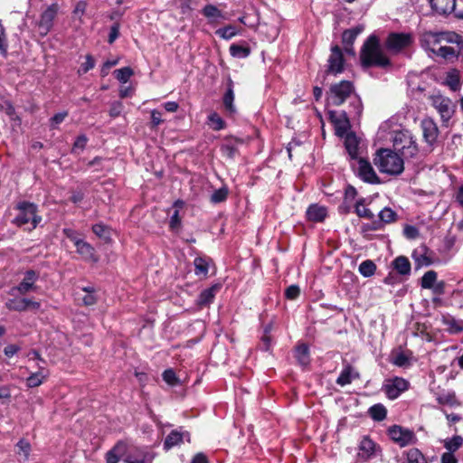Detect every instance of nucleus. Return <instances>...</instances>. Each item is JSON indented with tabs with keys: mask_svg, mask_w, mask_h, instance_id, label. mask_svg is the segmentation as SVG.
Masks as SVG:
<instances>
[{
	"mask_svg": "<svg viewBox=\"0 0 463 463\" xmlns=\"http://www.w3.org/2000/svg\"><path fill=\"white\" fill-rule=\"evenodd\" d=\"M420 46L427 52L434 54L444 43H462V38L459 34L449 31H425L420 37Z\"/></svg>",
	"mask_w": 463,
	"mask_h": 463,
	"instance_id": "nucleus-1",
	"label": "nucleus"
},
{
	"mask_svg": "<svg viewBox=\"0 0 463 463\" xmlns=\"http://www.w3.org/2000/svg\"><path fill=\"white\" fill-rule=\"evenodd\" d=\"M373 162L380 172L387 175H398L404 170L403 158L391 149L378 150Z\"/></svg>",
	"mask_w": 463,
	"mask_h": 463,
	"instance_id": "nucleus-2",
	"label": "nucleus"
},
{
	"mask_svg": "<svg viewBox=\"0 0 463 463\" xmlns=\"http://www.w3.org/2000/svg\"><path fill=\"white\" fill-rule=\"evenodd\" d=\"M361 61L364 67L389 65V59L383 53L376 36L372 35L365 42L361 52Z\"/></svg>",
	"mask_w": 463,
	"mask_h": 463,
	"instance_id": "nucleus-3",
	"label": "nucleus"
},
{
	"mask_svg": "<svg viewBox=\"0 0 463 463\" xmlns=\"http://www.w3.org/2000/svg\"><path fill=\"white\" fill-rule=\"evenodd\" d=\"M393 147L404 159L415 158L419 154L416 140L409 131H399L395 133Z\"/></svg>",
	"mask_w": 463,
	"mask_h": 463,
	"instance_id": "nucleus-4",
	"label": "nucleus"
},
{
	"mask_svg": "<svg viewBox=\"0 0 463 463\" xmlns=\"http://www.w3.org/2000/svg\"><path fill=\"white\" fill-rule=\"evenodd\" d=\"M18 214L13 221L17 226H24L31 223L30 230L35 229L42 221V217L37 214V205L29 202H20L16 204Z\"/></svg>",
	"mask_w": 463,
	"mask_h": 463,
	"instance_id": "nucleus-5",
	"label": "nucleus"
},
{
	"mask_svg": "<svg viewBox=\"0 0 463 463\" xmlns=\"http://www.w3.org/2000/svg\"><path fill=\"white\" fill-rule=\"evenodd\" d=\"M430 105L440 116L442 122H449L456 111V105L452 100L439 91H433L428 96Z\"/></svg>",
	"mask_w": 463,
	"mask_h": 463,
	"instance_id": "nucleus-6",
	"label": "nucleus"
},
{
	"mask_svg": "<svg viewBox=\"0 0 463 463\" xmlns=\"http://www.w3.org/2000/svg\"><path fill=\"white\" fill-rule=\"evenodd\" d=\"M353 91V84L348 80H343L330 88L328 102L334 106H340Z\"/></svg>",
	"mask_w": 463,
	"mask_h": 463,
	"instance_id": "nucleus-7",
	"label": "nucleus"
},
{
	"mask_svg": "<svg viewBox=\"0 0 463 463\" xmlns=\"http://www.w3.org/2000/svg\"><path fill=\"white\" fill-rule=\"evenodd\" d=\"M388 434L391 439L397 443L400 447L412 445L417 442V437L412 430L398 425L390 427L388 430Z\"/></svg>",
	"mask_w": 463,
	"mask_h": 463,
	"instance_id": "nucleus-8",
	"label": "nucleus"
},
{
	"mask_svg": "<svg viewBox=\"0 0 463 463\" xmlns=\"http://www.w3.org/2000/svg\"><path fill=\"white\" fill-rule=\"evenodd\" d=\"M59 7L57 4L49 5L41 14L40 20L37 22L38 33L41 36H45L51 31L54 18L57 15Z\"/></svg>",
	"mask_w": 463,
	"mask_h": 463,
	"instance_id": "nucleus-9",
	"label": "nucleus"
},
{
	"mask_svg": "<svg viewBox=\"0 0 463 463\" xmlns=\"http://www.w3.org/2000/svg\"><path fill=\"white\" fill-rule=\"evenodd\" d=\"M381 451L380 446L368 436H364L358 444L357 458L362 461H368L377 456Z\"/></svg>",
	"mask_w": 463,
	"mask_h": 463,
	"instance_id": "nucleus-10",
	"label": "nucleus"
},
{
	"mask_svg": "<svg viewBox=\"0 0 463 463\" xmlns=\"http://www.w3.org/2000/svg\"><path fill=\"white\" fill-rule=\"evenodd\" d=\"M408 387L409 383L405 379L394 377L384 382L383 390L389 399L394 400L398 398L402 392L406 391Z\"/></svg>",
	"mask_w": 463,
	"mask_h": 463,
	"instance_id": "nucleus-11",
	"label": "nucleus"
},
{
	"mask_svg": "<svg viewBox=\"0 0 463 463\" xmlns=\"http://www.w3.org/2000/svg\"><path fill=\"white\" fill-rule=\"evenodd\" d=\"M412 43V36L411 33H390L386 40V47L388 50L398 52Z\"/></svg>",
	"mask_w": 463,
	"mask_h": 463,
	"instance_id": "nucleus-12",
	"label": "nucleus"
},
{
	"mask_svg": "<svg viewBox=\"0 0 463 463\" xmlns=\"http://www.w3.org/2000/svg\"><path fill=\"white\" fill-rule=\"evenodd\" d=\"M5 307L11 311L24 312L29 309L39 310L41 308V303L27 298H11L6 301Z\"/></svg>",
	"mask_w": 463,
	"mask_h": 463,
	"instance_id": "nucleus-13",
	"label": "nucleus"
},
{
	"mask_svg": "<svg viewBox=\"0 0 463 463\" xmlns=\"http://www.w3.org/2000/svg\"><path fill=\"white\" fill-rule=\"evenodd\" d=\"M357 175L365 183L379 184L380 179L377 176L373 167L369 161L359 158L356 165Z\"/></svg>",
	"mask_w": 463,
	"mask_h": 463,
	"instance_id": "nucleus-14",
	"label": "nucleus"
},
{
	"mask_svg": "<svg viewBox=\"0 0 463 463\" xmlns=\"http://www.w3.org/2000/svg\"><path fill=\"white\" fill-rule=\"evenodd\" d=\"M327 74L336 75L344 71V59L341 49L338 46L331 48V54L327 60Z\"/></svg>",
	"mask_w": 463,
	"mask_h": 463,
	"instance_id": "nucleus-15",
	"label": "nucleus"
},
{
	"mask_svg": "<svg viewBox=\"0 0 463 463\" xmlns=\"http://www.w3.org/2000/svg\"><path fill=\"white\" fill-rule=\"evenodd\" d=\"M39 279V273L33 269H29L24 273L22 281L14 288L21 295H25L31 291L36 290L35 282Z\"/></svg>",
	"mask_w": 463,
	"mask_h": 463,
	"instance_id": "nucleus-16",
	"label": "nucleus"
},
{
	"mask_svg": "<svg viewBox=\"0 0 463 463\" xmlns=\"http://www.w3.org/2000/svg\"><path fill=\"white\" fill-rule=\"evenodd\" d=\"M329 118L335 126V134L344 137L350 128L349 119L345 112L329 111Z\"/></svg>",
	"mask_w": 463,
	"mask_h": 463,
	"instance_id": "nucleus-17",
	"label": "nucleus"
},
{
	"mask_svg": "<svg viewBox=\"0 0 463 463\" xmlns=\"http://www.w3.org/2000/svg\"><path fill=\"white\" fill-rule=\"evenodd\" d=\"M190 441L189 432L180 430H172L165 439L164 449L165 450L171 449L173 447L180 445L184 440Z\"/></svg>",
	"mask_w": 463,
	"mask_h": 463,
	"instance_id": "nucleus-18",
	"label": "nucleus"
},
{
	"mask_svg": "<svg viewBox=\"0 0 463 463\" xmlns=\"http://www.w3.org/2000/svg\"><path fill=\"white\" fill-rule=\"evenodd\" d=\"M421 128L425 141L432 145L439 135L437 124L431 118H425L421 121Z\"/></svg>",
	"mask_w": 463,
	"mask_h": 463,
	"instance_id": "nucleus-19",
	"label": "nucleus"
},
{
	"mask_svg": "<svg viewBox=\"0 0 463 463\" xmlns=\"http://www.w3.org/2000/svg\"><path fill=\"white\" fill-rule=\"evenodd\" d=\"M411 257L417 268L427 267L432 264V258L429 250L425 246H420L415 249Z\"/></svg>",
	"mask_w": 463,
	"mask_h": 463,
	"instance_id": "nucleus-20",
	"label": "nucleus"
},
{
	"mask_svg": "<svg viewBox=\"0 0 463 463\" xmlns=\"http://www.w3.org/2000/svg\"><path fill=\"white\" fill-rule=\"evenodd\" d=\"M431 9L439 14L454 13L456 0H429Z\"/></svg>",
	"mask_w": 463,
	"mask_h": 463,
	"instance_id": "nucleus-21",
	"label": "nucleus"
},
{
	"mask_svg": "<svg viewBox=\"0 0 463 463\" xmlns=\"http://www.w3.org/2000/svg\"><path fill=\"white\" fill-rule=\"evenodd\" d=\"M125 456H127V444L123 441H118L106 453V463H118Z\"/></svg>",
	"mask_w": 463,
	"mask_h": 463,
	"instance_id": "nucleus-22",
	"label": "nucleus"
},
{
	"mask_svg": "<svg viewBox=\"0 0 463 463\" xmlns=\"http://www.w3.org/2000/svg\"><path fill=\"white\" fill-rule=\"evenodd\" d=\"M49 376V371L45 367L38 364V371L32 373L26 379V385L29 388L40 386Z\"/></svg>",
	"mask_w": 463,
	"mask_h": 463,
	"instance_id": "nucleus-23",
	"label": "nucleus"
},
{
	"mask_svg": "<svg viewBox=\"0 0 463 463\" xmlns=\"http://www.w3.org/2000/svg\"><path fill=\"white\" fill-rule=\"evenodd\" d=\"M154 456L143 449H136L134 453L127 455L124 461L127 463H146L152 461Z\"/></svg>",
	"mask_w": 463,
	"mask_h": 463,
	"instance_id": "nucleus-24",
	"label": "nucleus"
},
{
	"mask_svg": "<svg viewBox=\"0 0 463 463\" xmlns=\"http://www.w3.org/2000/svg\"><path fill=\"white\" fill-rule=\"evenodd\" d=\"M356 378H359V373L350 364H346L337 377L336 383L345 386Z\"/></svg>",
	"mask_w": 463,
	"mask_h": 463,
	"instance_id": "nucleus-25",
	"label": "nucleus"
},
{
	"mask_svg": "<svg viewBox=\"0 0 463 463\" xmlns=\"http://www.w3.org/2000/svg\"><path fill=\"white\" fill-rule=\"evenodd\" d=\"M378 216L379 221L373 222L374 229L381 228L382 224H388L395 222L397 213L390 207H384L382 211H380Z\"/></svg>",
	"mask_w": 463,
	"mask_h": 463,
	"instance_id": "nucleus-26",
	"label": "nucleus"
},
{
	"mask_svg": "<svg viewBox=\"0 0 463 463\" xmlns=\"http://www.w3.org/2000/svg\"><path fill=\"white\" fill-rule=\"evenodd\" d=\"M326 214V208L318 204H311L307 210V219L312 222H323Z\"/></svg>",
	"mask_w": 463,
	"mask_h": 463,
	"instance_id": "nucleus-27",
	"label": "nucleus"
},
{
	"mask_svg": "<svg viewBox=\"0 0 463 463\" xmlns=\"http://www.w3.org/2000/svg\"><path fill=\"white\" fill-rule=\"evenodd\" d=\"M345 139V146L348 152V155L352 159L357 157L359 141L354 133H346Z\"/></svg>",
	"mask_w": 463,
	"mask_h": 463,
	"instance_id": "nucleus-28",
	"label": "nucleus"
},
{
	"mask_svg": "<svg viewBox=\"0 0 463 463\" xmlns=\"http://www.w3.org/2000/svg\"><path fill=\"white\" fill-rule=\"evenodd\" d=\"M234 92H233V82L229 80L226 92L223 96V105L225 109L230 113L233 114L236 111L235 106L233 105Z\"/></svg>",
	"mask_w": 463,
	"mask_h": 463,
	"instance_id": "nucleus-29",
	"label": "nucleus"
},
{
	"mask_svg": "<svg viewBox=\"0 0 463 463\" xmlns=\"http://www.w3.org/2000/svg\"><path fill=\"white\" fill-rule=\"evenodd\" d=\"M77 252L82 256L85 260H91L96 261L97 259L95 258V250L94 248L88 243L87 241H84L83 240L81 241H77V245L75 246Z\"/></svg>",
	"mask_w": 463,
	"mask_h": 463,
	"instance_id": "nucleus-30",
	"label": "nucleus"
},
{
	"mask_svg": "<svg viewBox=\"0 0 463 463\" xmlns=\"http://www.w3.org/2000/svg\"><path fill=\"white\" fill-rule=\"evenodd\" d=\"M394 269L402 276H408L411 273V263L408 258L404 256H399L392 261Z\"/></svg>",
	"mask_w": 463,
	"mask_h": 463,
	"instance_id": "nucleus-31",
	"label": "nucleus"
},
{
	"mask_svg": "<svg viewBox=\"0 0 463 463\" xmlns=\"http://www.w3.org/2000/svg\"><path fill=\"white\" fill-rule=\"evenodd\" d=\"M448 43H444L439 49H437L436 52L433 54L436 57L441 58L445 61H454L458 58V52L454 47L448 46Z\"/></svg>",
	"mask_w": 463,
	"mask_h": 463,
	"instance_id": "nucleus-32",
	"label": "nucleus"
},
{
	"mask_svg": "<svg viewBox=\"0 0 463 463\" xmlns=\"http://www.w3.org/2000/svg\"><path fill=\"white\" fill-rule=\"evenodd\" d=\"M354 213L360 218L367 220H373L374 218V214L373 213V212L366 207L365 198H360L359 200H357V202L354 204Z\"/></svg>",
	"mask_w": 463,
	"mask_h": 463,
	"instance_id": "nucleus-33",
	"label": "nucleus"
},
{
	"mask_svg": "<svg viewBox=\"0 0 463 463\" xmlns=\"http://www.w3.org/2000/svg\"><path fill=\"white\" fill-rule=\"evenodd\" d=\"M16 454L19 461H27L31 453V444L28 440L21 439L16 444Z\"/></svg>",
	"mask_w": 463,
	"mask_h": 463,
	"instance_id": "nucleus-34",
	"label": "nucleus"
},
{
	"mask_svg": "<svg viewBox=\"0 0 463 463\" xmlns=\"http://www.w3.org/2000/svg\"><path fill=\"white\" fill-rule=\"evenodd\" d=\"M445 84L452 90L458 91L461 87L460 75L458 71L452 70L447 73Z\"/></svg>",
	"mask_w": 463,
	"mask_h": 463,
	"instance_id": "nucleus-35",
	"label": "nucleus"
},
{
	"mask_svg": "<svg viewBox=\"0 0 463 463\" xmlns=\"http://www.w3.org/2000/svg\"><path fill=\"white\" fill-rule=\"evenodd\" d=\"M219 289V286L214 285L209 288H206L201 292L198 298V304L200 306H206L213 302L216 291Z\"/></svg>",
	"mask_w": 463,
	"mask_h": 463,
	"instance_id": "nucleus-36",
	"label": "nucleus"
},
{
	"mask_svg": "<svg viewBox=\"0 0 463 463\" xmlns=\"http://www.w3.org/2000/svg\"><path fill=\"white\" fill-rule=\"evenodd\" d=\"M358 270L363 277L370 278L374 275L376 265L373 260H366L360 263Z\"/></svg>",
	"mask_w": 463,
	"mask_h": 463,
	"instance_id": "nucleus-37",
	"label": "nucleus"
},
{
	"mask_svg": "<svg viewBox=\"0 0 463 463\" xmlns=\"http://www.w3.org/2000/svg\"><path fill=\"white\" fill-rule=\"evenodd\" d=\"M443 444L448 452L454 453L462 446L463 438L461 436L456 435L450 439H444Z\"/></svg>",
	"mask_w": 463,
	"mask_h": 463,
	"instance_id": "nucleus-38",
	"label": "nucleus"
},
{
	"mask_svg": "<svg viewBox=\"0 0 463 463\" xmlns=\"http://www.w3.org/2000/svg\"><path fill=\"white\" fill-rule=\"evenodd\" d=\"M363 28L360 26L345 30L343 33L342 39L345 45H353L356 37L361 33Z\"/></svg>",
	"mask_w": 463,
	"mask_h": 463,
	"instance_id": "nucleus-39",
	"label": "nucleus"
},
{
	"mask_svg": "<svg viewBox=\"0 0 463 463\" xmlns=\"http://www.w3.org/2000/svg\"><path fill=\"white\" fill-rule=\"evenodd\" d=\"M230 53L234 58L244 59L250 55V50L248 46L233 43L230 46Z\"/></svg>",
	"mask_w": 463,
	"mask_h": 463,
	"instance_id": "nucleus-40",
	"label": "nucleus"
},
{
	"mask_svg": "<svg viewBox=\"0 0 463 463\" xmlns=\"http://www.w3.org/2000/svg\"><path fill=\"white\" fill-rule=\"evenodd\" d=\"M203 14L213 22L217 19H222V13L213 5H207L203 7L202 11Z\"/></svg>",
	"mask_w": 463,
	"mask_h": 463,
	"instance_id": "nucleus-41",
	"label": "nucleus"
},
{
	"mask_svg": "<svg viewBox=\"0 0 463 463\" xmlns=\"http://www.w3.org/2000/svg\"><path fill=\"white\" fill-rule=\"evenodd\" d=\"M295 356L302 365H307L309 363L308 346L307 345H299L295 350Z\"/></svg>",
	"mask_w": 463,
	"mask_h": 463,
	"instance_id": "nucleus-42",
	"label": "nucleus"
},
{
	"mask_svg": "<svg viewBox=\"0 0 463 463\" xmlns=\"http://www.w3.org/2000/svg\"><path fill=\"white\" fill-rule=\"evenodd\" d=\"M194 272L197 276H206L208 273L209 262L206 259L196 257L194 260Z\"/></svg>",
	"mask_w": 463,
	"mask_h": 463,
	"instance_id": "nucleus-43",
	"label": "nucleus"
},
{
	"mask_svg": "<svg viewBox=\"0 0 463 463\" xmlns=\"http://www.w3.org/2000/svg\"><path fill=\"white\" fill-rule=\"evenodd\" d=\"M438 274L434 270L427 271L421 278L420 286L422 288L430 289L437 280Z\"/></svg>",
	"mask_w": 463,
	"mask_h": 463,
	"instance_id": "nucleus-44",
	"label": "nucleus"
},
{
	"mask_svg": "<svg viewBox=\"0 0 463 463\" xmlns=\"http://www.w3.org/2000/svg\"><path fill=\"white\" fill-rule=\"evenodd\" d=\"M406 463H427V461L418 449H411L407 452Z\"/></svg>",
	"mask_w": 463,
	"mask_h": 463,
	"instance_id": "nucleus-45",
	"label": "nucleus"
},
{
	"mask_svg": "<svg viewBox=\"0 0 463 463\" xmlns=\"http://www.w3.org/2000/svg\"><path fill=\"white\" fill-rule=\"evenodd\" d=\"M215 33L224 40H230L238 33V30L233 25H227L216 30Z\"/></svg>",
	"mask_w": 463,
	"mask_h": 463,
	"instance_id": "nucleus-46",
	"label": "nucleus"
},
{
	"mask_svg": "<svg viewBox=\"0 0 463 463\" xmlns=\"http://www.w3.org/2000/svg\"><path fill=\"white\" fill-rule=\"evenodd\" d=\"M371 417L375 420H383L386 418L387 411L382 404H375L369 410Z\"/></svg>",
	"mask_w": 463,
	"mask_h": 463,
	"instance_id": "nucleus-47",
	"label": "nucleus"
},
{
	"mask_svg": "<svg viewBox=\"0 0 463 463\" xmlns=\"http://www.w3.org/2000/svg\"><path fill=\"white\" fill-rule=\"evenodd\" d=\"M208 121L213 130H221L225 127L223 119L216 112H213L208 116Z\"/></svg>",
	"mask_w": 463,
	"mask_h": 463,
	"instance_id": "nucleus-48",
	"label": "nucleus"
},
{
	"mask_svg": "<svg viewBox=\"0 0 463 463\" xmlns=\"http://www.w3.org/2000/svg\"><path fill=\"white\" fill-rule=\"evenodd\" d=\"M114 74L119 82L126 83L133 75V71L129 67H123L121 69L116 70Z\"/></svg>",
	"mask_w": 463,
	"mask_h": 463,
	"instance_id": "nucleus-49",
	"label": "nucleus"
},
{
	"mask_svg": "<svg viewBox=\"0 0 463 463\" xmlns=\"http://www.w3.org/2000/svg\"><path fill=\"white\" fill-rule=\"evenodd\" d=\"M228 188L221 187L220 189L215 190L211 195V202L213 203H220L224 202L228 196Z\"/></svg>",
	"mask_w": 463,
	"mask_h": 463,
	"instance_id": "nucleus-50",
	"label": "nucleus"
},
{
	"mask_svg": "<svg viewBox=\"0 0 463 463\" xmlns=\"http://www.w3.org/2000/svg\"><path fill=\"white\" fill-rule=\"evenodd\" d=\"M86 295L83 297L82 301L86 306H92L97 302V297L94 294V288L90 287L83 288Z\"/></svg>",
	"mask_w": 463,
	"mask_h": 463,
	"instance_id": "nucleus-51",
	"label": "nucleus"
},
{
	"mask_svg": "<svg viewBox=\"0 0 463 463\" xmlns=\"http://www.w3.org/2000/svg\"><path fill=\"white\" fill-rule=\"evenodd\" d=\"M92 231L99 238L108 239L109 237V227L102 223L94 224Z\"/></svg>",
	"mask_w": 463,
	"mask_h": 463,
	"instance_id": "nucleus-52",
	"label": "nucleus"
},
{
	"mask_svg": "<svg viewBox=\"0 0 463 463\" xmlns=\"http://www.w3.org/2000/svg\"><path fill=\"white\" fill-rule=\"evenodd\" d=\"M162 376L164 381L171 386H175L178 383V378L173 369H166Z\"/></svg>",
	"mask_w": 463,
	"mask_h": 463,
	"instance_id": "nucleus-53",
	"label": "nucleus"
},
{
	"mask_svg": "<svg viewBox=\"0 0 463 463\" xmlns=\"http://www.w3.org/2000/svg\"><path fill=\"white\" fill-rule=\"evenodd\" d=\"M392 364L400 367L406 366L409 364V359L404 353L401 352L393 356Z\"/></svg>",
	"mask_w": 463,
	"mask_h": 463,
	"instance_id": "nucleus-54",
	"label": "nucleus"
},
{
	"mask_svg": "<svg viewBox=\"0 0 463 463\" xmlns=\"http://www.w3.org/2000/svg\"><path fill=\"white\" fill-rule=\"evenodd\" d=\"M438 402L443 405H453L456 402V398L452 393H443L438 396Z\"/></svg>",
	"mask_w": 463,
	"mask_h": 463,
	"instance_id": "nucleus-55",
	"label": "nucleus"
},
{
	"mask_svg": "<svg viewBox=\"0 0 463 463\" xmlns=\"http://www.w3.org/2000/svg\"><path fill=\"white\" fill-rule=\"evenodd\" d=\"M123 103L120 101H115L111 104L109 109V116L112 118L118 117L123 110Z\"/></svg>",
	"mask_w": 463,
	"mask_h": 463,
	"instance_id": "nucleus-56",
	"label": "nucleus"
},
{
	"mask_svg": "<svg viewBox=\"0 0 463 463\" xmlns=\"http://www.w3.org/2000/svg\"><path fill=\"white\" fill-rule=\"evenodd\" d=\"M87 142L88 137L85 135L79 136L73 144L72 151L77 152V150H83Z\"/></svg>",
	"mask_w": 463,
	"mask_h": 463,
	"instance_id": "nucleus-57",
	"label": "nucleus"
},
{
	"mask_svg": "<svg viewBox=\"0 0 463 463\" xmlns=\"http://www.w3.org/2000/svg\"><path fill=\"white\" fill-rule=\"evenodd\" d=\"M64 235L70 239L74 245H77V241H81L82 240L79 238L78 233L76 231L71 229V228H65L63 229Z\"/></svg>",
	"mask_w": 463,
	"mask_h": 463,
	"instance_id": "nucleus-58",
	"label": "nucleus"
},
{
	"mask_svg": "<svg viewBox=\"0 0 463 463\" xmlns=\"http://www.w3.org/2000/svg\"><path fill=\"white\" fill-rule=\"evenodd\" d=\"M300 289L296 285H291L286 289V297L288 299H295L299 296Z\"/></svg>",
	"mask_w": 463,
	"mask_h": 463,
	"instance_id": "nucleus-59",
	"label": "nucleus"
},
{
	"mask_svg": "<svg viewBox=\"0 0 463 463\" xmlns=\"http://www.w3.org/2000/svg\"><path fill=\"white\" fill-rule=\"evenodd\" d=\"M222 154L229 157V158H232L235 156L236 153H237V149L234 146L232 145H230V144H225L222 146Z\"/></svg>",
	"mask_w": 463,
	"mask_h": 463,
	"instance_id": "nucleus-60",
	"label": "nucleus"
},
{
	"mask_svg": "<svg viewBox=\"0 0 463 463\" xmlns=\"http://www.w3.org/2000/svg\"><path fill=\"white\" fill-rule=\"evenodd\" d=\"M446 282L444 280L437 281L433 287L430 289L432 290L433 294L440 296L445 293Z\"/></svg>",
	"mask_w": 463,
	"mask_h": 463,
	"instance_id": "nucleus-61",
	"label": "nucleus"
},
{
	"mask_svg": "<svg viewBox=\"0 0 463 463\" xmlns=\"http://www.w3.org/2000/svg\"><path fill=\"white\" fill-rule=\"evenodd\" d=\"M11 398V391L8 385L0 386V400H2V403L5 404Z\"/></svg>",
	"mask_w": 463,
	"mask_h": 463,
	"instance_id": "nucleus-62",
	"label": "nucleus"
},
{
	"mask_svg": "<svg viewBox=\"0 0 463 463\" xmlns=\"http://www.w3.org/2000/svg\"><path fill=\"white\" fill-rule=\"evenodd\" d=\"M67 116H68V113L66 111L55 114L51 118V127L55 128L57 125L61 124L65 119V118Z\"/></svg>",
	"mask_w": 463,
	"mask_h": 463,
	"instance_id": "nucleus-63",
	"label": "nucleus"
},
{
	"mask_svg": "<svg viewBox=\"0 0 463 463\" xmlns=\"http://www.w3.org/2000/svg\"><path fill=\"white\" fill-rule=\"evenodd\" d=\"M403 233L408 239H415L419 235V231L415 226L407 225L403 230Z\"/></svg>",
	"mask_w": 463,
	"mask_h": 463,
	"instance_id": "nucleus-64",
	"label": "nucleus"
}]
</instances>
